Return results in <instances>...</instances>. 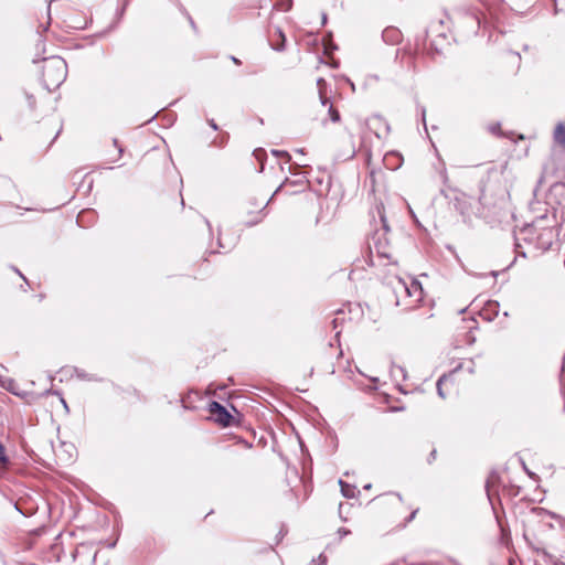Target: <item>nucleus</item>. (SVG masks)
Wrapping results in <instances>:
<instances>
[{"label":"nucleus","instance_id":"nucleus-10","mask_svg":"<svg viewBox=\"0 0 565 565\" xmlns=\"http://www.w3.org/2000/svg\"><path fill=\"white\" fill-rule=\"evenodd\" d=\"M318 89H319V96L321 104L326 106L329 103V99L326 96L324 88H326V81L323 78H318L317 81Z\"/></svg>","mask_w":565,"mask_h":565},{"label":"nucleus","instance_id":"nucleus-12","mask_svg":"<svg viewBox=\"0 0 565 565\" xmlns=\"http://www.w3.org/2000/svg\"><path fill=\"white\" fill-rule=\"evenodd\" d=\"M326 106H328V114H329L330 120L332 122H339L340 121L339 111L333 107V105L330 102Z\"/></svg>","mask_w":565,"mask_h":565},{"label":"nucleus","instance_id":"nucleus-27","mask_svg":"<svg viewBox=\"0 0 565 565\" xmlns=\"http://www.w3.org/2000/svg\"><path fill=\"white\" fill-rule=\"evenodd\" d=\"M288 182H289V180H288V179H286V180H285V182H284L279 188H277V190L275 191V194H276L278 191H280V190H281V188H282L284 185H286Z\"/></svg>","mask_w":565,"mask_h":565},{"label":"nucleus","instance_id":"nucleus-8","mask_svg":"<svg viewBox=\"0 0 565 565\" xmlns=\"http://www.w3.org/2000/svg\"><path fill=\"white\" fill-rule=\"evenodd\" d=\"M383 162L387 169L396 170L402 166L403 158L398 152L391 151L384 156Z\"/></svg>","mask_w":565,"mask_h":565},{"label":"nucleus","instance_id":"nucleus-20","mask_svg":"<svg viewBox=\"0 0 565 565\" xmlns=\"http://www.w3.org/2000/svg\"><path fill=\"white\" fill-rule=\"evenodd\" d=\"M279 36L281 38L282 42H285V35L282 34V32L280 30H277ZM284 49V43H281V45L279 46H275V50L277 51H281Z\"/></svg>","mask_w":565,"mask_h":565},{"label":"nucleus","instance_id":"nucleus-2","mask_svg":"<svg viewBox=\"0 0 565 565\" xmlns=\"http://www.w3.org/2000/svg\"><path fill=\"white\" fill-rule=\"evenodd\" d=\"M43 85L44 87L52 92L58 88L67 75V64L60 56H50L43 60Z\"/></svg>","mask_w":565,"mask_h":565},{"label":"nucleus","instance_id":"nucleus-13","mask_svg":"<svg viewBox=\"0 0 565 565\" xmlns=\"http://www.w3.org/2000/svg\"><path fill=\"white\" fill-rule=\"evenodd\" d=\"M339 484L341 486V491H342V494L345 497V498H352L354 497V489L351 488L349 484H347L345 482H343L342 480H339Z\"/></svg>","mask_w":565,"mask_h":565},{"label":"nucleus","instance_id":"nucleus-22","mask_svg":"<svg viewBox=\"0 0 565 565\" xmlns=\"http://www.w3.org/2000/svg\"><path fill=\"white\" fill-rule=\"evenodd\" d=\"M291 3H292L291 0H286V2H284V4H282L281 9L285 10V11L290 10Z\"/></svg>","mask_w":565,"mask_h":565},{"label":"nucleus","instance_id":"nucleus-4","mask_svg":"<svg viewBox=\"0 0 565 565\" xmlns=\"http://www.w3.org/2000/svg\"><path fill=\"white\" fill-rule=\"evenodd\" d=\"M380 217L382 221V230L376 231L372 237V244H370L371 250H375V253L380 257L391 258V247L388 239L386 238V233L388 231L387 222L382 213H380Z\"/></svg>","mask_w":565,"mask_h":565},{"label":"nucleus","instance_id":"nucleus-7","mask_svg":"<svg viewBox=\"0 0 565 565\" xmlns=\"http://www.w3.org/2000/svg\"><path fill=\"white\" fill-rule=\"evenodd\" d=\"M461 26H467L468 33L476 34L480 26V20L475 13L467 12L458 20V28Z\"/></svg>","mask_w":565,"mask_h":565},{"label":"nucleus","instance_id":"nucleus-21","mask_svg":"<svg viewBox=\"0 0 565 565\" xmlns=\"http://www.w3.org/2000/svg\"><path fill=\"white\" fill-rule=\"evenodd\" d=\"M264 150L263 149H256L254 151V156L256 157L257 160H260L262 161V156L264 154Z\"/></svg>","mask_w":565,"mask_h":565},{"label":"nucleus","instance_id":"nucleus-24","mask_svg":"<svg viewBox=\"0 0 565 565\" xmlns=\"http://www.w3.org/2000/svg\"><path fill=\"white\" fill-rule=\"evenodd\" d=\"M78 376L85 379V380H88V381H97L98 379L96 376H87V375H84V374H78Z\"/></svg>","mask_w":565,"mask_h":565},{"label":"nucleus","instance_id":"nucleus-19","mask_svg":"<svg viewBox=\"0 0 565 565\" xmlns=\"http://www.w3.org/2000/svg\"><path fill=\"white\" fill-rule=\"evenodd\" d=\"M338 534H339L340 539H342L343 536H345V535L350 534V530H348V529H345V527H340V529L338 530Z\"/></svg>","mask_w":565,"mask_h":565},{"label":"nucleus","instance_id":"nucleus-11","mask_svg":"<svg viewBox=\"0 0 565 565\" xmlns=\"http://www.w3.org/2000/svg\"><path fill=\"white\" fill-rule=\"evenodd\" d=\"M444 24V20H439L437 22H433L429 28L427 30H425L424 32V35L422 38H418V40H422L423 41V44H425L427 38L429 36V33L430 32H437L438 31V25H443Z\"/></svg>","mask_w":565,"mask_h":565},{"label":"nucleus","instance_id":"nucleus-9","mask_svg":"<svg viewBox=\"0 0 565 565\" xmlns=\"http://www.w3.org/2000/svg\"><path fill=\"white\" fill-rule=\"evenodd\" d=\"M554 139L559 145H565V124L558 122L554 130Z\"/></svg>","mask_w":565,"mask_h":565},{"label":"nucleus","instance_id":"nucleus-31","mask_svg":"<svg viewBox=\"0 0 565 565\" xmlns=\"http://www.w3.org/2000/svg\"><path fill=\"white\" fill-rule=\"evenodd\" d=\"M210 125H211V127H212L213 129H217V126L214 124V121H211V124H210Z\"/></svg>","mask_w":565,"mask_h":565},{"label":"nucleus","instance_id":"nucleus-29","mask_svg":"<svg viewBox=\"0 0 565 565\" xmlns=\"http://www.w3.org/2000/svg\"><path fill=\"white\" fill-rule=\"evenodd\" d=\"M435 457H436V450H433V451L430 452V458H431V459H435Z\"/></svg>","mask_w":565,"mask_h":565},{"label":"nucleus","instance_id":"nucleus-3","mask_svg":"<svg viewBox=\"0 0 565 565\" xmlns=\"http://www.w3.org/2000/svg\"><path fill=\"white\" fill-rule=\"evenodd\" d=\"M394 290L396 294L397 305H402L403 296L409 298V301L403 302L407 309L416 307V305L423 300L424 290L422 284L417 279H412L411 282L407 284L404 279L398 278Z\"/></svg>","mask_w":565,"mask_h":565},{"label":"nucleus","instance_id":"nucleus-18","mask_svg":"<svg viewBox=\"0 0 565 565\" xmlns=\"http://www.w3.org/2000/svg\"><path fill=\"white\" fill-rule=\"evenodd\" d=\"M271 152H273L274 156H285L287 158V161L290 160V156L287 152H285V151L273 150Z\"/></svg>","mask_w":565,"mask_h":565},{"label":"nucleus","instance_id":"nucleus-16","mask_svg":"<svg viewBox=\"0 0 565 565\" xmlns=\"http://www.w3.org/2000/svg\"><path fill=\"white\" fill-rule=\"evenodd\" d=\"M3 387H4L6 390H8L9 392H11V393L15 394V395H20V394L15 391V384H14V382H13L12 380H9L7 385H4V384H3Z\"/></svg>","mask_w":565,"mask_h":565},{"label":"nucleus","instance_id":"nucleus-26","mask_svg":"<svg viewBox=\"0 0 565 565\" xmlns=\"http://www.w3.org/2000/svg\"><path fill=\"white\" fill-rule=\"evenodd\" d=\"M295 183H297V184H299V185H301V186H305V180H303V178H300V179L296 180V182H295Z\"/></svg>","mask_w":565,"mask_h":565},{"label":"nucleus","instance_id":"nucleus-28","mask_svg":"<svg viewBox=\"0 0 565 565\" xmlns=\"http://www.w3.org/2000/svg\"><path fill=\"white\" fill-rule=\"evenodd\" d=\"M15 271L19 274V276L26 281L25 277L23 276V274H21L18 269H15Z\"/></svg>","mask_w":565,"mask_h":565},{"label":"nucleus","instance_id":"nucleus-25","mask_svg":"<svg viewBox=\"0 0 565 565\" xmlns=\"http://www.w3.org/2000/svg\"><path fill=\"white\" fill-rule=\"evenodd\" d=\"M114 145H115L116 147H118V153H119V156H120V154L122 153V151H124V150H122V148H121V147H119V146H118V141H117V139H114Z\"/></svg>","mask_w":565,"mask_h":565},{"label":"nucleus","instance_id":"nucleus-35","mask_svg":"<svg viewBox=\"0 0 565 565\" xmlns=\"http://www.w3.org/2000/svg\"><path fill=\"white\" fill-rule=\"evenodd\" d=\"M364 489H365V490L371 489V484H366V486H364Z\"/></svg>","mask_w":565,"mask_h":565},{"label":"nucleus","instance_id":"nucleus-14","mask_svg":"<svg viewBox=\"0 0 565 565\" xmlns=\"http://www.w3.org/2000/svg\"><path fill=\"white\" fill-rule=\"evenodd\" d=\"M445 381H446V376L444 375V376L439 377V380L437 381V384H436L437 393H438V395H439L441 398H445V397H446V395H445V393H444V390H443V384H444V382H445Z\"/></svg>","mask_w":565,"mask_h":565},{"label":"nucleus","instance_id":"nucleus-23","mask_svg":"<svg viewBox=\"0 0 565 565\" xmlns=\"http://www.w3.org/2000/svg\"><path fill=\"white\" fill-rule=\"evenodd\" d=\"M318 561H319V565H326L327 557L323 554H320L318 557Z\"/></svg>","mask_w":565,"mask_h":565},{"label":"nucleus","instance_id":"nucleus-6","mask_svg":"<svg viewBox=\"0 0 565 565\" xmlns=\"http://www.w3.org/2000/svg\"><path fill=\"white\" fill-rule=\"evenodd\" d=\"M210 413L214 416L215 422L223 426H228L232 419L231 414L226 411L224 406H222L217 402H212L210 404Z\"/></svg>","mask_w":565,"mask_h":565},{"label":"nucleus","instance_id":"nucleus-5","mask_svg":"<svg viewBox=\"0 0 565 565\" xmlns=\"http://www.w3.org/2000/svg\"><path fill=\"white\" fill-rule=\"evenodd\" d=\"M540 225H541V221H537L536 223H534L531 226V228H533L535 231L541 230V232L537 234V237H536V245L539 248L546 250V249L551 248V246L555 239L556 232L553 226L542 227Z\"/></svg>","mask_w":565,"mask_h":565},{"label":"nucleus","instance_id":"nucleus-33","mask_svg":"<svg viewBox=\"0 0 565 565\" xmlns=\"http://www.w3.org/2000/svg\"><path fill=\"white\" fill-rule=\"evenodd\" d=\"M62 403H63V407H65L67 409L68 407H67L66 402L64 399H62Z\"/></svg>","mask_w":565,"mask_h":565},{"label":"nucleus","instance_id":"nucleus-30","mask_svg":"<svg viewBox=\"0 0 565 565\" xmlns=\"http://www.w3.org/2000/svg\"><path fill=\"white\" fill-rule=\"evenodd\" d=\"M326 22H327V14H323L322 15V24H326Z\"/></svg>","mask_w":565,"mask_h":565},{"label":"nucleus","instance_id":"nucleus-32","mask_svg":"<svg viewBox=\"0 0 565 565\" xmlns=\"http://www.w3.org/2000/svg\"><path fill=\"white\" fill-rule=\"evenodd\" d=\"M232 60H233V62H234L235 64H239V63H241L236 57H232Z\"/></svg>","mask_w":565,"mask_h":565},{"label":"nucleus","instance_id":"nucleus-15","mask_svg":"<svg viewBox=\"0 0 565 565\" xmlns=\"http://www.w3.org/2000/svg\"><path fill=\"white\" fill-rule=\"evenodd\" d=\"M0 463L2 466H7L9 463V458L6 454V448L1 443H0Z\"/></svg>","mask_w":565,"mask_h":565},{"label":"nucleus","instance_id":"nucleus-17","mask_svg":"<svg viewBox=\"0 0 565 565\" xmlns=\"http://www.w3.org/2000/svg\"><path fill=\"white\" fill-rule=\"evenodd\" d=\"M489 131L497 135L500 131V124L495 122L489 126Z\"/></svg>","mask_w":565,"mask_h":565},{"label":"nucleus","instance_id":"nucleus-1","mask_svg":"<svg viewBox=\"0 0 565 565\" xmlns=\"http://www.w3.org/2000/svg\"><path fill=\"white\" fill-rule=\"evenodd\" d=\"M527 545L536 553L553 557H565V519L543 508L529 512L523 531Z\"/></svg>","mask_w":565,"mask_h":565},{"label":"nucleus","instance_id":"nucleus-36","mask_svg":"<svg viewBox=\"0 0 565 565\" xmlns=\"http://www.w3.org/2000/svg\"><path fill=\"white\" fill-rule=\"evenodd\" d=\"M415 513L416 511H414L412 514H411V519H413L415 516Z\"/></svg>","mask_w":565,"mask_h":565},{"label":"nucleus","instance_id":"nucleus-34","mask_svg":"<svg viewBox=\"0 0 565 565\" xmlns=\"http://www.w3.org/2000/svg\"><path fill=\"white\" fill-rule=\"evenodd\" d=\"M83 216H84V214H83V213H81V214L78 215V222H79V221H82Z\"/></svg>","mask_w":565,"mask_h":565}]
</instances>
